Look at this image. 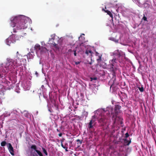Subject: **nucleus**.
I'll list each match as a JSON object with an SVG mask.
<instances>
[{
	"instance_id": "nucleus-45",
	"label": "nucleus",
	"mask_w": 156,
	"mask_h": 156,
	"mask_svg": "<svg viewBox=\"0 0 156 156\" xmlns=\"http://www.w3.org/2000/svg\"><path fill=\"white\" fill-rule=\"evenodd\" d=\"M16 55H18L19 54V52L18 51H17L16 52Z\"/></svg>"
},
{
	"instance_id": "nucleus-20",
	"label": "nucleus",
	"mask_w": 156,
	"mask_h": 156,
	"mask_svg": "<svg viewBox=\"0 0 156 156\" xmlns=\"http://www.w3.org/2000/svg\"><path fill=\"white\" fill-rule=\"evenodd\" d=\"M92 53V51L90 50H87L85 51V53L87 55H88L89 53L90 54V55H91Z\"/></svg>"
},
{
	"instance_id": "nucleus-8",
	"label": "nucleus",
	"mask_w": 156,
	"mask_h": 156,
	"mask_svg": "<svg viewBox=\"0 0 156 156\" xmlns=\"http://www.w3.org/2000/svg\"><path fill=\"white\" fill-rule=\"evenodd\" d=\"M7 145L8 149L10 152V153L12 155L14 156V153L13 148L11 144L10 143H8Z\"/></svg>"
},
{
	"instance_id": "nucleus-25",
	"label": "nucleus",
	"mask_w": 156,
	"mask_h": 156,
	"mask_svg": "<svg viewBox=\"0 0 156 156\" xmlns=\"http://www.w3.org/2000/svg\"><path fill=\"white\" fill-rule=\"evenodd\" d=\"M138 89L141 92H143L144 91V87H139Z\"/></svg>"
},
{
	"instance_id": "nucleus-13",
	"label": "nucleus",
	"mask_w": 156,
	"mask_h": 156,
	"mask_svg": "<svg viewBox=\"0 0 156 156\" xmlns=\"http://www.w3.org/2000/svg\"><path fill=\"white\" fill-rule=\"evenodd\" d=\"M17 110H13L11 112V115L14 114V116L12 117V118L13 119H15L16 118L17 115Z\"/></svg>"
},
{
	"instance_id": "nucleus-26",
	"label": "nucleus",
	"mask_w": 156,
	"mask_h": 156,
	"mask_svg": "<svg viewBox=\"0 0 156 156\" xmlns=\"http://www.w3.org/2000/svg\"><path fill=\"white\" fill-rule=\"evenodd\" d=\"M118 118L119 119V120H120V124H123V122L122 121V119L121 117H118Z\"/></svg>"
},
{
	"instance_id": "nucleus-40",
	"label": "nucleus",
	"mask_w": 156,
	"mask_h": 156,
	"mask_svg": "<svg viewBox=\"0 0 156 156\" xmlns=\"http://www.w3.org/2000/svg\"><path fill=\"white\" fill-rule=\"evenodd\" d=\"M30 55V54H29V53L27 54V58H28V56H29V55Z\"/></svg>"
},
{
	"instance_id": "nucleus-12",
	"label": "nucleus",
	"mask_w": 156,
	"mask_h": 156,
	"mask_svg": "<svg viewBox=\"0 0 156 156\" xmlns=\"http://www.w3.org/2000/svg\"><path fill=\"white\" fill-rule=\"evenodd\" d=\"M5 89L4 86L2 84H0V94L4 93L5 91Z\"/></svg>"
},
{
	"instance_id": "nucleus-44",
	"label": "nucleus",
	"mask_w": 156,
	"mask_h": 156,
	"mask_svg": "<svg viewBox=\"0 0 156 156\" xmlns=\"http://www.w3.org/2000/svg\"><path fill=\"white\" fill-rule=\"evenodd\" d=\"M81 38H82V36L81 35L80 36V37H79V39H80Z\"/></svg>"
},
{
	"instance_id": "nucleus-36",
	"label": "nucleus",
	"mask_w": 156,
	"mask_h": 156,
	"mask_svg": "<svg viewBox=\"0 0 156 156\" xmlns=\"http://www.w3.org/2000/svg\"><path fill=\"white\" fill-rule=\"evenodd\" d=\"M62 134L61 133H60L58 134V136L60 137L61 136H62Z\"/></svg>"
},
{
	"instance_id": "nucleus-28",
	"label": "nucleus",
	"mask_w": 156,
	"mask_h": 156,
	"mask_svg": "<svg viewBox=\"0 0 156 156\" xmlns=\"http://www.w3.org/2000/svg\"><path fill=\"white\" fill-rule=\"evenodd\" d=\"M112 119L113 120H114V123H115V122L116 118H115V117L114 116V115H113L112 116Z\"/></svg>"
},
{
	"instance_id": "nucleus-23",
	"label": "nucleus",
	"mask_w": 156,
	"mask_h": 156,
	"mask_svg": "<svg viewBox=\"0 0 156 156\" xmlns=\"http://www.w3.org/2000/svg\"><path fill=\"white\" fill-rule=\"evenodd\" d=\"M42 149L44 153L45 154V155H48V154L46 150L44 147H42Z\"/></svg>"
},
{
	"instance_id": "nucleus-6",
	"label": "nucleus",
	"mask_w": 156,
	"mask_h": 156,
	"mask_svg": "<svg viewBox=\"0 0 156 156\" xmlns=\"http://www.w3.org/2000/svg\"><path fill=\"white\" fill-rule=\"evenodd\" d=\"M106 60V58L105 55L98 53V65H99V63L101 62L104 63V62Z\"/></svg>"
},
{
	"instance_id": "nucleus-52",
	"label": "nucleus",
	"mask_w": 156,
	"mask_h": 156,
	"mask_svg": "<svg viewBox=\"0 0 156 156\" xmlns=\"http://www.w3.org/2000/svg\"><path fill=\"white\" fill-rule=\"evenodd\" d=\"M82 35H84V34H82Z\"/></svg>"
},
{
	"instance_id": "nucleus-48",
	"label": "nucleus",
	"mask_w": 156,
	"mask_h": 156,
	"mask_svg": "<svg viewBox=\"0 0 156 156\" xmlns=\"http://www.w3.org/2000/svg\"><path fill=\"white\" fill-rule=\"evenodd\" d=\"M92 117H93V118H95V116H92Z\"/></svg>"
},
{
	"instance_id": "nucleus-30",
	"label": "nucleus",
	"mask_w": 156,
	"mask_h": 156,
	"mask_svg": "<svg viewBox=\"0 0 156 156\" xmlns=\"http://www.w3.org/2000/svg\"><path fill=\"white\" fill-rule=\"evenodd\" d=\"M129 134L128 133H126L125 134V137L126 138L128 137L129 136Z\"/></svg>"
},
{
	"instance_id": "nucleus-35",
	"label": "nucleus",
	"mask_w": 156,
	"mask_h": 156,
	"mask_svg": "<svg viewBox=\"0 0 156 156\" xmlns=\"http://www.w3.org/2000/svg\"><path fill=\"white\" fill-rule=\"evenodd\" d=\"M11 115V113L7 114L6 115V116H10Z\"/></svg>"
},
{
	"instance_id": "nucleus-19",
	"label": "nucleus",
	"mask_w": 156,
	"mask_h": 156,
	"mask_svg": "<svg viewBox=\"0 0 156 156\" xmlns=\"http://www.w3.org/2000/svg\"><path fill=\"white\" fill-rule=\"evenodd\" d=\"M55 34H53L51 35V38H49V41H50L52 40H54L55 38Z\"/></svg>"
},
{
	"instance_id": "nucleus-46",
	"label": "nucleus",
	"mask_w": 156,
	"mask_h": 156,
	"mask_svg": "<svg viewBox=\"0 0 156 156\" xmlns=\"http://www.w3.org/2000/svg\"><path fill=\"white\" fill-rule=\"evenodd\" d=\"M11 115V116H12V117L14 116V114Z\"/></svg>"
},
{
	"instance_id": "nucleus-38",
	"label": "nucleus",
	"mask_w": 156,
	"mask_h": 156,
	"mask_svg": "<svg viewBox=\"0 0 156 156\" xmlns=\"http://www.w3.org/2000/svg\"><path fill=\"white\" fill-rule=\"evenodd\" d=\"M65 140V139L63 138L62 140H61V142L62 143Z\"/></svg>"
},
{
	"instance_id": "nucleus-14",
	"label": "nucleus",
	"mask_w": 156,
	"mask_h": 156,
	"mask_svg": "<svg viewBox=\"0 0 156 156\" xmlns=\"http://www.w3.org/2000/svg\"><path fill=\"white\" fill-rule=\"evenodd\" d=\"M12 39V38L11 37H9L6 39V42L7 44L10 45V44L11 43H13V42L11 41Z\"/></svg>"
},
{
	"instance_id": "nucleus-27",
	"label": "nucleus",
	"mask_w": 156,
	"mask_h": 156,
	"mask_svg": "<svg viewBox=\"0 0 156 156\" xmlns=\"http://www.w3.org/2000/svg\"><path fill=\"white\" fill-rule=\"evenodd\" d=\"M90 81H93V80H97V78L96 77H90Z\"/></svg>"
},
{
	"instance_id": "nucleus-1",
	"label": "nucleus",
	"mask_w": 156,
	"mask_h": 156,
	"mask_svg": "<svg viewBox=\"0 0 156 156\" xmlns=\"http://www.w3.org/2000/svg\"><path fill=\"white\" fill-rule=\"evenodd\" d=\"M27 18L23 16H20L12 17L11 18V22L13 25L12 27L16 26L17 30H21L26 28L28 26Z\"/></svg>"
},
{
	"instance_id": "nucleus-24",
	"label": "nucleus",
	"mask_w": 156,
	"mask_h": 156,
	"mask_svg": "<svg viewBox=\"0 0 156 156\" xmlns=\"http://www.w3.org/2000/svg\"><path fill=\"white\" fill-rule=\"evenodd\" d=\"M52 44L53 45L54 47L56 48H58V45L57 44H55V43L54 42H53Z\"/></svg>"
},
{
	"instance_id": "nucleus-33",
	"label": "nucleus",
	"mask_w": 156,
	"mask_h": 156,
	"mask_svg": "<svg viewBox=\"0 0 156 156\" xmlns=\"http://www.w3.org/2000/svg\"><path fill=\"white\" fill-rule=\"evenodd\" d=\"M80 62H75V64L78 65L80 63Z\"/></svg>"
},
{
	"instance_id": "nucleus-4",
	"label": "nucleus",
	"mask_w": 156,
	"mask_h": 156,
	"mask_svg": "<svg viewBox=\"0 0 156 156\" xmlns=\"http://www.w3.org/2000/svg\"><path fill=\"white\" fill-rule=\"evenodd\" d=\"M34 48L36 52H39L41 53L47 51V49L41 46L38 44H36Z\"/></svg>"
},
{
	"instance_id": "nucleus-51",
	"label": "nucleus",
	"mask_w": 156,
	"mask_h": 156,
	"mask_svg": "<svg viewBox=\"0 0 156 156\" xmlns=\"http://www.w3.org/2000/svg\"><path fill=\"white\" fill-rule=\"evenodd\" d=\"M69 50V51H70H70H71L72 50H71V49H70V50Z\"/></svg>"
},
{
	"instance_id": "nucleus-10",
	"label": "nucleus",
	"mask_w": 156,
	"mask_h": 156,
	"mask_svg": "<svg viewBox=\"0 0 156 156\" xmlns=\"http://www.w3.org/2000/svg\"><path fill=\"white\" fill-rule=\"evenodd\" d=\"M31 149L34 150L39 156H43L41 152L37 150V146L35 145H32L31 147Z\"/></svg>"
},
{
	"instance_id": "nucleus-5",
	"label": "nucleus",
	"mask_w": 156,
	"mask_h": 156,
	"mask_svg": "<svg viewBox=\"0 0 156 156\" xmlns=\"http://www.w3.org/2000/svg\"><path fill=\"white\" fill-rule=\"evenodd\" d=\"M116 60V58H114L111 61H110L111 67L110 69L112 71L113 77H114V76L115 77V73L114 72V68L113 67V66H114L115 64Z\"/></svg>"
},
{
	"instance_id": "nucleus-41",
	"label": "nucleus",
	"mask_w": 156,
	"mask_h": 156,
	"mask_svg": "<svg viewBox=\"0 0 156 156\" xmlns=\"http://www.w3.org/2000/svg\"><path fill=\"white\" fill-rule=\"evenodd\" d=\"M65 146H67V147H68V144H65Z\"/></svg>"
},
{
	"instance_id": "nucleus-15",
	"label": "nucleus",
	"mask_w": 156,
	"mask_h": 156,
	"mask_svg": "<svg viewBox=\"0 0 156 156\" xmlns=\"http://www.w3.org/2000/svg\"><path fill=\"white\" fill-rule=\"evenodd\" d=\"M94 121V120H91L89 122L88 126V128L89 129H90L93 128V124Z\"/></svg>"
},
{
	"instance_id": "nucleus-47",
	"label": "nucleus",
	"mask_w": 156,
	"mask_h": 156,
	"mask_svg": "<svg viewBox=\"0 0 156 156\" xmlns=\"http://www.w3.org/2000/svg\"><path fill=\"white\" fill-rule=\"evenodd\" d=\"M57 130L58 132H59V130H58V129H57Z\"/></svg>"
},
{
	"instance_id": "nucleus-50",
	"label": "nucleus",
	"mask_w": 156,
	"mask_h": 156,
	"mask_svg": "<svg viewBox=\"0 0 156 156\" xmlns=\"http://www.w3.org/2000/svg\"><path fill=\"white\" fill-rule=\"evenodd\" d=\"M75 156H77L76 155V154H74Z\"/></svg>"
},
{
	"instance_id": "nucleus-37",
	"label": "nucleus",
	"mask_w": 156,
	"mask_h": 156,
	"mask_svg": "<svg viewBox=\"0 0 156 156\" xmlns=\"http://www.w3.org/2000/svg\"><path fill=\"white\" fill-rule=\"evenodd\" d=\"M35 74L36 75V76H38V73H37V72H35Z\"/></svg>"
},
{
	"instance_id": "nucleus-3",
	"label": "nucleus",
	"mask_w": 156,
	"mask_h": 156,
	"mask_svg": "<svg viewBox=\"0 0 156 156\" xmlns=\"http://www.w3.org/2000/svg\"><path fill=\"white\" fill-rule=\"evenodd\" d=\"M7 62L6 63L5 67L8 69H12L14 68L13 65L14 63L13 60L12 59L7 58Z\"/></svg>"
},
{
	"instance_id": "nucleus-17",
	"label": "nucleus",
	"mask_w": 156,
	"mask_h": 156,
	"mask_svg": "<svg viewBox=\"0 0 156 156\" xmlns=\"http://www.w3.org/2000/svg\"><path fill=\"white\" fill-rule=\"evenodd\" d=\"M131 142V140H129L127 139H125L124 140V143L126 145H129Z\"/></svg>"
},
{
	"instance_id": "nucleus-34",
	"label": "nucleus",
	"mask_w": 156,
	"mask_h": 156,
	"mask_svg": "<svg viewBox=\"0 0 156 156\" xmlns=\"http://www.w3.org/2000/svg\"><path fill=\"white\" fill-rule=\"evenodd\" d=\"M65 149L66 151H68V147H67V146L66 147L64 148Z\"/></svg>"
},
{
	"instance_id": "nucleus-49",
	"label": "nucleus",
	"mask_w": 156,
	"mask_h": 156,
	"mask_svg": "<svg viewBox=\"0 0 156 156\" xmlns=\"http://www.w3.org/2000/svg\"><path fill=\"white\" fill-rule=\"evenodd\" d=\"M96 54H98V52H96Z\"/></svg>"
},
{
	"instance_id": "nucleus-31",
	"label": "nucleus",
	"mask_w": 156,
	"mask_h": 156,
	"mask_svg": "<svg viewBox=\"0 0 156 156\" xmlns=\"http://www.w3.org/2000/svg\"><path fill=\"white\" fill-rule=\"evenodd\" d=\"M61 146H62V147L63 148H65L66 147V146H65L63 144V143H62V142H61Z\"/></svg>"
},
{
	"instance_id": "nucleus-43",
	"label": "nucleus",
	"mask_w": 156,
	"mask_h": 156,
	"mask_svg": "<svg viewBox=\"0 0 156 156\" xmlns=\"http://www.w3.org/2000/svg\"><path fill=\"white\" fill-rule=\"evenodd\" d=\"M3 77V75H1V74H0V78H2Z\"/></svg>"
},
{
	"instance_id": "nucleus-29",
	"label": "nucleus",
	"mask_w": 156,
	"mask_h": 156,
	"mask_svg": "<svg viewBox=\"0 0 156 156\" xmlns=\"http://www.w3.org/2000/svg\"><path fill=\"white\" fill-rule=\"evenodd\" d=\"M142 19L144 21H147V18L145 16H144L143 17Z\"/></svg>"
},
{
	"instance_id": "nucleus-7",
	"label": "nucleus",
	"mask_w": 156,
	"mask_h": 156,
	"mask_svg": "<svg viewBox=\"0 0 156 156\" xmlns=\"http://www.w3.org/2000/svg\"><path fill=\"white\" fill-rule=\"evenodd\" d=\"M113 55L115 56L114 58H118L120 57H122L125 55L124 52L119 50L115 51L113 53Z\"/></svg>"
},
{
	"instance_id": "nucleus-11",
	"label": "nucleus",
	"mask_w": 156,
	"mask_h": 156,
	"mask_svg": "<svg viewBox=\"0 0 156 156\" xmlns=\"http://www.w3.org/2000/svg\"><path fill=\"white\" fill-rule=\"evenodd\" d=\"M13 62L14 63V65H16L17 66H19L21 64L20 60L19 58L16 59L15 61H13Z\"/></svg>"
},
{
	"instance_id": "nucleus-21",
	"label": "nucleus",
	"mask_w": 156,
	"mask_h": 156,
	"mask_svg": "<svg viewBox=\"0 0 156 156\" xmlns=\"http://www.w3.org/2000/svg\"><path fill=\"white\" fill-rule=\"evenodd\" d=\"M7 144V143L5 141H2L1 143V146L2 147H4L5 146L6 144Z\"/></svg>"
},
{
	"instance_id": "nucleus-32",
	"label": "nucleus",
	"mask_w": 156,
	"mask_h": 156,
	"mask_svg": "<svg viewBox=\"0 0 156 156\" xmlns=\"http://www.w3.org/2000/svg\"><path fill=\"white\" fill-rule=\"evenodd\" d=\"M76 49H75V50L74 49L73 50V51L74 52V55L75 56H76Z\"/></svg>"
},
{
	"instance_id": "nucleus-39",
	"label": "nucleus",
	"mask_w": 156,
	"mask_h": 156,
	"mask_svg": "<svg viewBox=\"0 0 156 156\" xmlns=\"http://www.w3.org/2000/svg\"><path fill=\"white\" fill-rule=\"evenodd\" d=\"M116 81V79H115V78H114V81H113V84H114V83H115V81Z\"/></svg>"
},
{
	"instance_id": "nucleus-42",
	"label": "nucleus",
	"mask_w": 156,
	"mask_h": 156,
	"mask_svg": "<svg viewBox=\"0 0 156 156\" xmlns=\"http://www.w3.org/2000/svg\"><path fill=\"white\" fill-rule=\"evenodd\" d=\"M13 31L14 33L16 32V29H13Z\"/></svg>"
},
{
	"instance_id": "nucleus-22",
	"label": "nucleus",
	"mask_w": 156,
	"mask_h": 156,
	"mask_svg": "<svg viewBox=\"0 0 156 156\" xmlns=\"http://www.w3.org/2000/svg\"><path fill=\"white\" fill-rule=\"evenodd\" d=\"M76 141L78 142L77 144H79L78 147H79L82 143V140H81L79 139L77 140Z\"/></svg>"
},
{
	"instance_id": "nucleus-18",
	"label": "nucleus",
	"mask_w": 156,
	"mask_h": 156,
	"mask_svg": "<svg viewBox=\"0 0 156 156\" xmlns=\"http://www.w3.org/2000/svg\"><path fill=\"white\" fill-rule=\"evenodd\" d=\"M98 74L100 75L101 76H103L105 75V73L103 70L100 71L98 72Z\"/></svg>"
},
{
	"instance_id": "nucleus-2",
	"label": "nucleus",
	"mask_w": 156,
	"mask_h": 156,
	"mask_svg": "<svg viewBox=\"0 0 156 156\" xmlns=\"http://www.w3.org/2000/svg\"><path fill=\"white\" fill-rule=\"evenodd\" d=\"M98 112H101L99 115V116L101 117L99 120V122L100 123L99 125L101 126H104L108 122L110 113L108 111L105 110L104 109H98Z\"/></svg>"
},
{
	"instance_id": "nucleus-16",
	"label": "nucleus",
	"mask_w": 156,
	"mask_h": 156,
	"mask_svg": "<svg viewBox=\"0 0 156 156\" xmlns=\"http://www.w3.org/2000/svg\"><path fill=\"white\" fill-rule=\"evenodd\" d=\"M105 12H106L108 15L112 18V19H113V16L112 14V13L111 12L108 10H105Z\"/></svg>"
},
{
	"instance_id": "nucleus-9",
	"label": "nucleus",
	"mask_w": 156,
	"mask_h": 156,
	"mask_svg": "<svg viewBox=\"0 0 156 156\" xmlns=\"http://www.w3.org/2000/svg\"><path fill=\"white\" fill-rule=\"evenodd\" d=\"M121 108V106L119 105H115V112L116 116L118 115V113L120 112V109Z\"/></svg>"
}]
</instances>
